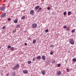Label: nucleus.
<instances>
[{"instance_id":"obj_1","label":"nucleus","mask_w":76,"mask_h":76,"mask_svg":"<svg viewBox=\"0 0 76 76\" xmlns=\"http://www.w3.org/2000/svg\"><path fill=\"white\" fill-rule=\"evenodd\" d=\"M19 64H17L16 66H14V68H13V70H15V69H16L19 68Z\"/></svg>"},{"instance_id":"obj_2","label":"nucleus","mask_w":76,"mask_h":76,"mask_svg":"<svg viewBox=\"0 0 76 76\" xmlns=\"http://www.w3.org/2000/svg\"><path fill=\"white\" fill-rule=\"evenodd\" d=\"M61 74H62V73L61 71H58L56 72V74L57 75H58V76H60Z\"/></svg>"},{"instance_id":"obj_3","label":"nucleus","mask_w":76,"mask_h":76,"mask_svg":"<svg viewBox=\"0 0 76 76\" xmlns=\"http://www.w3.org/2000/svg\"><path fill=\"white\" fill-rule=\"evenodd\" d=\"M4 10H5V8H4V7H1L0 8V10L1 11H4Z\"/></svg>"},{"instance_id":"obj_4","label":"nucleus","mask_w":76,"mask_h":76,"mask_svg":"<svg viewBox=\"0 0 76 76\" xmlns=\"http://www.w3.org/2000/svg\"><path fill=\"white\" fill-rule=\"evenodd\" d=\"M33 28H37V23H34L32 25Z\"/></svg>"},{"instance_id":"obj_5","label":"nucleus","mask_w":76,"mask_h":76,"mask_svg":"<svg viewBox=\"0 0 76 76\" xmlns=\"http://www.w3.org/2000/svg\"><path fill=\"white\" fill-rule=\"evenodd\" d=\"M6 13H4L2 14L1 17H2V18H4V17L6 16Z\"/></svg>"},{"instance_id":"obj_6","label":"nucleus","mask_w":76,"mask_h":76,"mask_svg":"<svg viewBox=\"0 0 76 76\" xmlns=\"http://www.w3.org/2000/svg\"><path fill=\"white\" fill-rule=\"evenodd\" d=\"M70 43L71 44L73 45L75 44V42H74V41H73V40H72L70 41Z\"/></svg>"},{"instance_id":"obj_7","label":"nucleus","mask_w":76,"mask_h":76,"mask_svg":"<svg viewBox=\"0 0 76 76\" xmlns=\"http://www.w3.org/2000/svg\"><path fill=\"white\" fill-rule=\"evenodd\" d=\"M42 59L43 60H45V57L44 55H43L42 56Z\"/></svg>"},{"instance_id":"obj_8","label":"nucleus","mask_w":76,"mask_h":76,"mask_svg":"<svg viewBox=\"0 0 76 76\" xmlns=\"http://www.w3.org/2000/svg\"><path fill=\"white\" fill-rule=\"evenodd\" d=\"M41 58V57L40 56L36 57V59H38V60H40Z\"/></svg>"},{"instance_id":"obj_9","label":"nucleus","mask_w":76,"mask_h":76,"mask_svg":"<svg viewBox=\"0 0 76 76\" xmlns=\"http://www.w3.org/2000/svg\"><path fill=\"white\" fill-rule=\"evenodd\" d=\"M34 10H31L30 11V14L32 15V14H34Z\"/></svg>"},{"instance_id":"obj_10","label":"nucleus","mask_w":76,"mask_h":76,"mask_svg":"<svg viewBox=\"0 0 76 76\" xmlns=\"http://www.w3.org/2000/svg\"><path fill=\"white\" fill-rule=\"evenodd\" d=\"M42 75H45V70H43L42 72Z\"/></svg>"},{"instance_id":"obj_11","label":"nucleus","mask_w":76,"mask_h":76,"mask_svg":"<svg viewBox=\"0 0 76 76\" xmlns=\"http://www.w3.org/2000/svg\"><path fill=\"white\" fill-rule=\"evenodd\" d=\"M39 8V6H37L35 7V9L36 10H38Z\"/></svg>"},{"instance_id":"obj_12","label":"nucleus","mask_w":76,"mask_h":76,"mask_svg":"<svg viewBox=\"0 0 76 76\" xmlns=\"http://www.w3.org/2000/svg\"><path fill=\"white\" fill-rule=\"evenodd\" d=\"M20 24H18L16 26V27L15 28H20Z\"/></svg>"},{"instance_id":"obj_13","label":"nucleus","mask_w":76,"mask_h":76,"mask_svg":"<svg viewBox=\"0 0 76 76\" xmlns=\"http://www.w3.org/2000/svg\"><path fill=\"white\" fill-rule=\"evenodd\" d=\"M23 73H28V71L25 70L23 71Z\"/></svg>"},{"instance_id":"obj_14","label":"nucleus","mask_w":76,"mask_h":76,"mask_svg":"<svg viewBox=\"0 0 76 76\" xmlns=\"http://www.w3.org/2000/svg\"><path fill=\"white\" fill-rule=\"evenodd\" d=\"M18 20L16 19L14 20V22L15 23H18Z\"/></svg>"},{"instance_id":"obj_15","label":"nucleus","mask_w":76,"mask_h":76,"mask_svg":"<svg viewBox=\"0 0 76 76\" xmlns=\"http://www.w3.org/2000/svg\"><path fill=\"white\" fill-rule=\"evenodd\" d=\"M36 43V40H34L33 41V44H35Z\"/></svg>"},{"instance_id":"obj_16","label":"nucleus","mask_w":76,"mask_h":76,"mask_svg":"<svg viewBox=\"0 0 76 76\" xmlns=\"http://www.w3.org/2000/svg\"><path fill=\"white\" fill-rule=\"evenodd\" d=\"M72 61L74 62H76V59L75 58H73V60H72Z\"/></svg>"},{"instance_id":"obj_17","label":"nucleus","mask_w":76,"mask_h":76,"mask_svg":"<svg viewBox=\"0 0 76 76\" xmlns=\"http://www.w3.org/2000/svg\"><path fill=\"white\" fill-rule=\"evenodd\" d=\"M68 15H71V12H68Z\"/></svg>"},{"instance_id":"obj_18","label":"nucleus","mask_w":76,"mask_h":76,"mask_svg":"<svg viewBox=\"0 0 76 76\" xmlns=\"http://www.w3.org/2000/svg\"><path fill=\"white\" fill-rule=\"evenodd\" d=\"M66 14H67V12H66L65 11V12H64V15L65 16V15H66Z\"/></svg>"},{"instance_id":"obj_19","label":"nucleus","mask_w":76,"mask_h":76,"mask_svg":"<svg viewBox=\"0 0 76 76\" xmlns=\"http://www.w3.org/2000/svg\"><path fill=\"white\" fill-rule=\"evenodd\" d=\"M14 49V48H13V47H12V48H10V50H11V51H13Z\"/></svg>"},{"instance_id":"obj_20","label":"nucleus","mask_w":76,"mask_h":76,"mask_svg":"<svg viewBox=\"0 0 76 76\" xmlns=\"http://www.w3.org/2000/svg\"><path fill=\"white\" fill-rule=\"evenodd\" d=\"M25 18V16H23L21 18L22 19H23Z\"/></svg>"},{"instance_id":"obj_21","label":"nucleus","mask_w":76,"mask_h":76,"mask_svg":"<svg viewBox=\"0 0 76 76\" xmlns=\"http://www.w3.org/2000/svg\"><path fill=\"white\" fill-rule=\"evenodd\" d=\"M75 29H73V30H72V33H74V32H75Z\"/></svg>"},{"instance_id":"obj_22","label":"nucleus","mask_w":76,"mask_h":76,"mask_svg":"<svg viewBox=\"0 0 76 76\" xmlns=\"http://www.w3.org/2000/svg\"><path fill=\"white\" fill-rule=\"evenodd\" d=\"M64 29H66V28H67V26H66V25L64 26Z\"/></svg>"},{"instance_id":"obj_23","label":"nucleus","mask_w":76,"mask_h":76,"mask_svg":"<svg viewBox=\"0 0 76 76\" xmlns=\"http://www.w3.org/2000/svg\"><path fill=\"white\" fill-rule=\"evenodd\" d=\"M31 61H28V64H31Z\"/></svg>"},{"instance_id":"obj_24","label":"nucleus","mask_w":76,"mask_h":76,"mask_svg":"<svg viewBox=\"0 0 76 76\" xmlns=\"http://www.w3.org/2000/svg\"><path fill=\"white\" fill-rule=\"evenodd\" d=\"M61 66V64H58L57 66L58 67H60Z\"/></svg>"},{"instance_id":"obj_25","label":"nucleus","mask_w":76,"mask_h":76,"mask_svg":"<svg viewBox=\"0 0 76 76\" xmlns=\"http://www.w3.org/2000/svg\"><path fill=\"white\" fill-rule=\"evenodd\" d=\"M45 32H48V29H46L45 30Z\"/></svg>"},{"instance_id":"obj_26","label":"nucleus","mask_w":76,"mask_h":76,"mask_svg":"<svg viewBox=\"0 0 76 76\" xmlns=\"http://www.w3.org/2000/svg\"><path fill=\"white\" fill-rule=\"evenodd\" d=\"M50 54L51 55H53V52H51L50 53Z\"/></svg>"},{"instance_id":"obj_27","label":"nucleus","mask_w":76,"mask_h":76,"mask_svg":"<svg viewBox=\"0 0 76 76\" xmlns=\"http://www.w3.org/2000/svg\"><path fill=\"white\" fill-rule=\"evenodd\" d=\"M42 10V8L41 7L39 8V10Z\"/></svg>"},{"instance_id":"obj_28","label":"nucleus","mask_w":76,"mask_h":76,"mask_svg":"<svg viewBox=\"0 0 76 76\" xmlns=\"http://www.w3.org/2000/svg\"><path fill=\"white\" fill-rule=\"evenodd\" d=\"M8 48H11V46H8L7 47Z\"/></svg>"},{"instance_id":"obj_29","label":"nucleus","mask_w":76,"mask_h":76,"mask_svg":"<svg viewBox=\"0 0 76 76\" xmlns=\"http://www.w3.org/2000/svg\"><path fill=\"white\" fill-rule=\"evenodd\" d=\"M48 10H50V7H48Z\"/></svg>"},{"instance_id":"obj_30","label":"nucleus","mask_w":76,"mask_h":76,"mask_svg":"<svg viewBox=\"0 0 76 76\" xmlns=\"http://www.w3.org/2000/svg\"><path fill=\"white\" fill-rule=\"evenodd\" d=\"M54 63H55V61H52V64H53Z\"/></svg>"},{"instance_id":"obj_31","label":"nucleus","mask_w":76,"mask_h":76,"mask_svg":"<svg viewBox=\"0 0 76 76\" xmlns=\"http://www.w3.org/2000/svg\"><path fill=\"white\" fill-rule=\"evenodd\" d=\"M50 47H54V45H50Z\"/></svg>"},{"instance_id":"obj_32","label":"nucleus","mask_w":76,"mask_h":76,"mask_svg":"<svg viewBox=\"0 0 76 76\" xmlns=\"http://www.w3.org/2000/svg\"><path fill=\"white\" fill-rule=\"evenodd\" d=\"M66 71H67V72H69V69H66Z\"/></svg>"},{"instance_id":"obj_33","label":"nucleus","mask_w":76,"mask_h":76,"mask_svg":"<svg viewBox=\"0 0 76 76\" xmlns=\"http://www.w3.org/2000/svg\"><path fill=\"white\" fill-rule=\"evenodd\" d=\"M5 26H4L2 27V28L3 29H4L5 28Z\"/></svg>"},{"instance_id":"obj_34","label":"nucleus","mask_w":76,"mask_h":76,"mask_svg":"<svg viewBox=\"0 0 76 76\" xmlns=\"http://www.w3.org/2000/svg\"><path fill=\"white\" fill-rule=\"evenodd\" d=\"M25 45H27V43H26L24 44Z\"/></svg>"},{"instance_id":"obj_35","label":"nucleus","mask_w":76,"mask_h":76,"mask_svg":"<svg viewBox=\"0 0 76 76\" xmlns=\"http://www.w3.org/2000/svg\"><path fill=\"white\" fill-rule=\"evenodd\" d=\"M13 75L14 76H15V73L13 72Z\"/></svg>"},{"instance_id":"obj_36","label":"nucleus","mask_w":76,"mask_h":76,"mask_svg":"<svg viewBox=\"0 0 76 76\" xmlns=\"http://www.w3.org/2000/svg\"><path fill=\"white\" fill-rule=\"evenodd\" d=\"M8 20H10V18H8Z\"/></svg>"},{"instance_id":"obj_37","label":"nucleus","mask_w":76,"mask_h":76,"mask_svg":"<svg viewBox=\"0 0 76 76\" xmlns=\"http://www.w3.org/2000/svg\"><path fill=\"white\" fill-rule=\"evenodd\" d=\"M69 28H67L66 29V31H69Z\"/></svg>"},{"instance_id":"obj_38","label":"nucleus","mask_w":76,"mask_h":76,"mask_svg":"<svg viewBox=\"0 0 76 76\" xmlns=\"http://www.w3.org/2000/svg\"><path fill=\"white\" fill-rule=\"evenodd\" d=\"M9 74H8L6 75V76H9Z\"/></svg>"},{"instance_id":"obj_39","label":"nucleus","mask_w":76,"mask_h":76,"mask_svg":"<svg viewBox=\"0 0 76 76\" xmlns=\"http://www.w3.org/2000/svg\"><path fill=\"white\" fill-rule=\"evenodd\" d=\"M33 61H35V59L33 58Z\"/></svg>"},{"instance_id":"obj_40","label":"nucleus","mask_w":76,"mask_h":76,"mask_svg":"<svg viewBox=\"0 0 76 76\" xmlns=\"http://www.w3.org/2000/svg\"><path fill=\"white\" fill-rule=\"evenodd\" d=\"M1 49V47H0V50Z\"/></svg>"},{"instance_id":"obj_41","label":"nucleus","mask_w":76,"mask_h":76,"mask_svg":"<svg viewBox=\"0 0 76 76\" xmlns=\"http://www.w3.org/2000/svg\"><path fill=\"white\" fill-rule=\"evenodd\" d=\"M1 2V1H0V3Z\"/></svg>"},{"instance_id":"obj_42","label":"nucleus","mask_w":76,"mask_h":76,"mask_svg":"<svg viewBox=\"0 0 76 76\" xmlns=\"http://www.w3.org/2000/svg\"><path fill=\"white\" fill-rule=\"evenodd\" d=\"M66 62H67V61H66Z\"/></svg>"}]
</instances>
